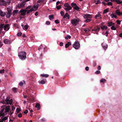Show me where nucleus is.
<instances>
[{"instance_id": "obj_49", "label": "nucleus", "mask_w": 122, "mask_h": 122, "mask_svg": "<svg viewBox=\"0 0 122 122\" xmlns=\"http://www.w3.org/2000/svg\"><path fill=\"white\" fill-rule=\"evenodd\" d=\"M13 100L12 99H11L10 100H9V104L10 105H11L12 104L13 102Z\"/></svg>"}, {"instance_id": "obj_62", "label": "nucleus", "mask_w": 122, "mask_h": 122, "mask_svg": "<svg viewBox=\"0 0 122 122\" xmlns=\"http://www.w3.org/2000/svg\"><path fill=\"white\" fill-rule=\"evenodd\" d=\"M46 24L47 25H49L50 24V23L49 21H47L46 22Z\"/></svg>"}, {"instance_id": "obj_16", "label": "nucleus", "mask_w": 122, "mask_h": 122, "mask_svg": "<svg viewBox=\"0 0 122 122\" xmlns=\"http://www.w3.org/2000/svg\"><path fill=\"white\" fill-rule=\"evenodd\" d=\"M10 106H8L5 107V112L6 113L9 112L10 109Z\"/></svg>"}, {"instance_id": "obj_32", "label": "nucleus", "mask_w": 122, "mask_h": 122, "mask_svg": "<svg viewBox=\"0 0 122 122\" xmlns=\"http://www.w3.org/2000/svg\"><path fill=\"white\" fill-rule=\"evenodd\" d=\"M111 28V29L112 30H116V28L115 27L114 25L112 26Z\"/></svg>"}, {"instance_id": "obj_47", "label": "nucleus", "mask_w": 122, "mask_h": 122, "mask_svg": "<svg viewBox=\"0 0 122 122\" xmlns=\"http://www.w3.org/2000/svg\"><path fill=\"white\" fill-rule=\"evenodd\" d=\"M115 2H116L118 4H120V0H116L115 1Z\"/></svg>"}, {"instance_id": "obj_54", "label": "nucleus", "mask_w": 122, "mask_h": 122, "mask_svg": "<svg viewBox=\"0 0 122 122\" xmlns=\"http://www.w3.org/2000/svg\"><path fill=\"white\" fill-rule=\"evenodd\" d=\"M100 73V71H97L95 72V74H99Z\"/></svg>"}, {"instance_id": "obj_59", "label": "nucleus", "mask_w": 122, "mask_h": 122, "mask_svg": "<svg viewBox=\"0 0 122 122\" xmlns=\"http://www.w3.org/2000/svg\"><path fill=\"white\" fill-rule=\"evenodd\" d=\"M22 115L21 113H20L18 114V117H22Z\"/></svg>"}, {"instance_id": "obj_23", "label": "nucleus", "mask_w": 122, "mask_h": 122, "mask_svg": "<svg viewBox=\"0 0 122 122\" xmlns=\"http://www.w3.org/2000/svg\"><path fill=\"white\" fill-rule=\"evenodd\" d=\"M101 28L102 30H106L107 28V26L104 25L101 27Z\"/></svg>"}, {"instance_id": "obj_29", "label": "nucleus", "mask_w": 122, "mask_h": 122, "mask_svg": "<svg viewBox=\"0 0 122 122\" xmlns=\"http://www.w3.org/2000/svg\"><path fill=\"white\" fill-rule=\"evenodd\" d=\"M40 104L39 103H37L35 106V107H36L38 108V110L40 109Z\"/></svg>"}, {"instance_id": "obj_26", "label": "nucleus", "mask_w": 122, "mask_h": 122, "mask_svg": "<svg viewBox=\"0 0 122 122\" xmlns=\"http://www.w3.org/2000/svg\"><path fill=\"white\" fill-rule=\"evenodd\" d=\"M80 8H79L78 6L76 5L75 6L73 7V9L74 10H78L80 9Z\"/></svg>"}, {"instance_id": "obj_11", "label": "nucleus", "mask_w": 122, "mask_h": 122, "mask_svg": "<svg viewBox=\"0 0 122 122\" xmlns=\"http://www.w3.org/2000/svg\"><path fill=\"white\" fill-rule=\"evenodd\" d=\"M4 42L5 44H10L11 43L10 40L7 39H5L4 40Z\"/></svg>"}, {"instance_id": "obj_12", "label": "nucleus", "mask_w": 122, "mask_h": 122, "mask_svg": "<svg viewBox=\"0 0 122 122\" xmlns=\"http://www.w3.org/2000/svg\"><path fill=\"white\" fill-rule=\"evenodd\" d=\"M84 17L86 18L87 19L88 18L91 19L92 18V17L91 15L87 14L85 15L84 16Z\"/></svg>"}, {"instance_id": "obj_24", "label": "nucleus", "mask_w": 122, "mask_h": 122, "mask_svg": "<svg viewBox=\"0 0 122 122\" xmlns=\"http://www.w3.org/2000/svg\"><path fill=\"white\" fill-rule=\"evenodd\" d=\"M41 76L43 77H47L49 76V75L47 74H41Z\"/></svg>"}, {"instance_id": "obj_61", "label": "nucleus", "mask_w": 122, "mask_h": 122, "mask_svg": "<svg viewBox=\"0 0 122 122\" xmlns=\"http://www.w3.org/2000/svg\"><path fill=\"white\" fill-rule=\"evenodd\" d=\"M28 112V110H26L25 111H24V113L25 114H26V113H27Z\"/></svg>"}, {"instance_id": "obj_27", "label": "nucleus", "mask_w": 122, "mask_h": 122, "mask_svg": "<svg viewBox=\"0 0 122 122\" xmlns=\"http://www.w3.org/2000/svg\"><path fill=\"white\" fill-rule=\"evenodd\" d=\"M49 18L50 20L53 19H54V15H51L49 16Z\"/></svg>"}, {"instance_id": "obj_25", "label": "nucleus", "mask_w": 122, "mask_h": 122, "mask_svg": "<svg viewBox=\"0 0 122 122\" xmlns=\"http://www.w3.org/2000/svg\"><path fill=\"white\" fill-rule=\"evenodd\" d=\"M7 11L8 12H11L12 11V10L11 9V7L10 6H9L7 8Z\"/></svg>"}, {"instance_id": "obj_30", "label": "nucleus", "mask_w": 122, "mask_h": 122, "mask_svg": "<svg viewBox=\"0 0 122 122\" xmlns=\"http://www.w3.org/2000/svg\"><path fill=\"white\" fill-rule=\"evenodd\" d=\"M12 90L13 92L14 93H16L17 92V88L16 87H14L12 89Z\"/></svg>"}, {"instance_id": "obj_52", "label": "nucleus", "mask_w": 122, "mask_h": 122, "mask_svg": "<svg viewBox=\"0 0 122 122\" xmlns=\"http://www.w3.org/2000/svg\"><path fill=\"white\" fill-rule=\"evenodd\" d=\"M60 14H61V15L62 16H63L64 15V12L62 11H61Z\"/></svg>"}, {"instance_id": "obj_33", "label": "nucleus", "mask_w": 122, "mask_h": 122, "mask_svg": "<svg viewBox=\"0 0 122 122\" xmlns=\"http://www.w3.org/2000/svg\"><path fill=\"white\" fill-rule=\"evenodd\" d=\"M101 16V15L100 14H97L96 15L95 17V18L96 19H97V17H99L100 16Z\"/></svg>"}, {"instance_id": "obj_43", "label": "nucleus", "mask_w": 122, "mask_h": 122, "mask_svg": "<svg viewBox=\"0 0 122 122\" xmlns=\"http://www.w3.org/2000/svg\"><path fill=\"white\" fill-rule=\"evenodd\" d=\"M31 6H29L27 7L25 9L26 10H29V9H30L31 8Z\"/></svg>"}, {"instance_id": "obj_9", "label": "nucleus", "mask_w": 122, "mask_h": 122, "mask_svg": "<svg viewBox=\"0 0 122 122\" xmlns=\"http://www.w3.org/2000/svg\"><path fill=\"white\" fill-rule=\"evenodd\" d=\"M7 4L4 0H0V5L6 6Z\"/></svg>"}, {"instance_id": "obj_64", "label": "nucleus", "mask_w": 122, "mask_h": 122, "mask_svg": "<svg viewBox=\"0 0 122 122\" xmlns=\"http://www.w3.org/2000/svg\"><path fill=\"white\" fill-rule=\"evenodd\" d=\"M7 119L8 117H5L3 118V120H6Z\"/></svg>"}, {"instance_id": "obj_37", "label": "nucleus", "mask_w": 122, "mask_h": 122, "mask_svg": "<svg viewBox=\"0 0 122 122\" xmlns=\"http://www.w3.org/2000/svg\"><path fill=\"white\" fill-rule=\"evenodd\" d=\"M69 14L68 13H66V14L65 15L63 16V18H65L67 17L68 15Z\"/></svg>"}, {"instance_id": "obj_60", "label": "nucleus", "mask_w": 122, "mask_h": 122, "mask_svg": "<svg viewBox=\"0 0 122 122\" xmlns=\"http://www.w3.org/2000/svg\"><path fill=\"white\" fill-rule=\"evenodd\" d=\"M6 17L7 18H9L11 16L9 15H8V14H6Z\"/></svg>"}, {"instance_id": "obj_7", "label": "nucleus", "mask_w": 122, "mask_h": 122, "mask_svg": "<svg viewBox=\"0 0 122 122\" xmlns=\"http://www.w3.org/2000/svg\"><path fill=\"white\" fill-rule=\"evenodd\" d=\"M26 4V2L24 1H23L20 4L18 5L17 6V8L18 7L20 8L21 7H24Z\"/></svg>"}, {"instance_id": "obj_20", "label": "nucleus", "mask_w": 122, "mask_h": 122, "mask_svg": "<svg viewBox=\"0 0 122 122\" xmlns=\"http://www.w3.org/2000/svg\"><path fill=\"white\" fill-rule=\"evenodd\" d=\"M5 24H1L0 25V30L1 31L2 30V29L4 28Z\"/></svg>"}, {"instance_id": "obj_13", "label": "nucleus", "mask_w": 122, "mask_h": 122, "mask_svg": "<svg viewBox=\"0 0 122 122\" xmlns=\"http://www.w3.org/2000/svg\"><path fill=\"white\" fill-rule=\"evenodd\" d=\"M102 45L103 49L106 50L107 47V45L105 43H103L102 44Z\"/></svg>"}, {"instance_id": "obj_8", "label": "nucleus", "mask_w": 122, "mask_h": 122, "mask_svg": "<svg viewBox=\"0 0 122 122\" xmlns=\"http://www.w3.org/2000/svg\"><path fill=\"white\" fill-rule=\"evenodd\" d=\"M26 11L25 9H22L20 11L19 13H20L21 15L24 16L26 14Z\"/></svg>"}, {"instance_id": "obj_53", "label": "nucleus", "mask_w": 122, "mask_h": 122, "mask_svg": "<svg viewBox=\"0 0 122 122\" xmlns=\"http://www.w3.org/2000/svg\"><path fill=\"white\" fill-rule=\"evenodd\" d=\"M56 8L57 10H59L61 8V5L60 6H56Z\"/></svg>"}, {"instance_id": "obj_57", "label": "nucleus", "mask_w": 122, "mask_h": 122, "mask_svg": "<svg viewBox=\"0 0 122 122\" xmlns=\"http://www.w3.org/2000/svg\"><path fill=\"white\" fill-rule=\"evenodd\" d=\"M108 32H109L108 31H106L105 32V35H106L107 36V35L108 33Z\"/></svg>"}, {"instance_id": "obj_46", "label": "nucleus", "mask_w": 122, "mask_h": 122, "mask_svg": "<svg viewBox=\"0 0 122 122\" xmlns=\"http://www.w3.org/2000/svg\"><path fill=\"white\" fill-rule=\"evenodd\" d=\"M22 34V33L21 32H18V33L17 35L18 36H20Z\"/></svg>"}, {"instance_id": "obj_18", "label": "nucleus", "mask_w": 122, "mask_h": 122, "mask_svg": "<svg viewBox=\"0 0 122 122\" xmlns=\"http://www.w3.org/2000/svg\"><path fill=\"white\" fill-rule=\"evenodd\" d=\"M71 45V43L70 42H68L67 44H66L65 46V47L66 48H68Z\"/></svg>"}, {"instance_id": "obj_58", "label": "nucleus", "mask_w": 122, "mask_h": 122, "mask_svg": "<svg viewBox=\"0 0 122 122\" xmlns=\"http://www.w3.org/2000/svg\"><path fill=\"white\" fill-rule=\"evenodd\" d=\"M6 14H8L10 16H11L12 14L11 12H8V11L7 12H6Z\"/></svg>"}, {"instance_id": "obj_28", "label": "nucleus", "mask_w": 122, "mask_h": 122, "mask_svg": "<svg viewBox=\"0 0 122 122\" xmlns=\"http://www.w3.org/2000/svg\"><path fill=\"white\" fill-rule=\"evenodd\" d=\"M111 16L112 18H117V16L116 15H115L113 13H112L111 14Z\"/></svg>"}, {"instance_id": "obj_35", "label": "nucleus", "mask_w": 122, "mask_h": 122, "mask_svg": "<svg viewBox=\"0 0 122 122\" xmlns=\"http://www.w3.org/2000/svg\"><path fill=\"white\" fill-rule=\"evenodd\" d=\"M7 4H9L11 2V0H5Z\"/></svg>"}, {"instance_id": "obj_5", "label": "nucleus", "mask_w": 122, "mask_h": 122, "mask_svg": "<svg viewBox=\"0 0 122 122\" xmlns=\"http://www.w3.org/2000/svg\"><path fill=\"white\" fill-rule=\"evenodd\" d=\"M100 30V28L98 26H95L94 29L92 30V31H96V33L97 34H98V32Z\"/></svg>"}, {"instance_id": "obj_21", "label": "nucleus", "mask_w": 122, "mask_h": 122, "mask_svg": "<svg viewBox=\"0 0 122 122\" xmlns=\"http://www.w3.org/2000/svg\"><path fill=\"white\" fill-rule=\"evenodd\" d=\"M109 8H107L104 10L103 12V14H105L108 12L109 11Z\"/></svg>"}, {"instance_id": "obj_2", "label": "nucleus", "mask_w": 122, "mask_h": 122, "mask_svg": "<svg viewBox=\"0 0 122 122\" xmlns=\"http://www.w3.org/2000/svg\"><path fill=\"white\" fill-rule=\"evenodd\" d=\"M80 19L78 18L74 19L71 20V23L74 26H76L78 24Z\"/></svg>"}, {"instance_id": "obj_15", "label": "nucleus", "mask_w": 122, "mask_h": 122, "mask_svg": "<svg viewBox=\"0 0 122 122\" xmlns=\"http://www.w3.org/2000/svg\"><path fill=\"white\" fill-rule=\"evenodd\" d=\"M116 12L118 15L120 16L121 15H122V12H120L118 9H117L116 10Z\"/></svg>"}, {"instance_id": "obj_48", "label": "nucleus", "mask_w": 122, "mask_h": 122, "mask_svg": "<svg viewBox=\"0 0 122 122\" xmlns=\"http://www.w3.org/2000/svg\"><path fill=\"white\" fill-rule=\"evenodd\" d=\"M107 5H108L112 6V3L111 2H109L107 3Z\"/></svg>"}, {"instance_id": "obj_10", "label": "nucleus", "mask_w": 122, "mask_h": 122, "mask_svg": "<svg viewBox=\"0 0 122 122\" xmlns=\"http://www.w3.org/2000/svg\"><path fill=\"white\" fill-rule=\"evenodd\" d=\"M8 24H6L5 25L4 27V29L5 30L7 31L9 29L10 27Z\"/></svg>"}, {"instance_id": "obj_50", "label": "nucleus", "mask_w": 122, "mask_h": 122, "mask_svg": "<svg viewBox=\"0 0 122 122\" xmlns=\"http://www.w3.org/2000/svg\"><path fill=\"white\" fill-rule=\"evenodd\" d=\"M4 71L5 70L4 69L0 70V73H4Z\"/></svg>"}, {"instance_id": "obj_3", "label": "nucleus", "mask_w": 122, "mask_h": 122, "mask_svg": "<svg viewBox=\"0 0 122 122\" xmlns=\"http://www.w3.org/2000/svg\"><path fill=\"white\" fill-rule=\"evenodd\" d=\"M64 6L66 8H65L64 9L66 10V11H67L69 10L72 9V7L68 3H66L64 5Z\"/></svg>"}, {"instance_id": "obj_51", "label": "nucleus", "mask_w": 122, "mask_h": 122, "mask_svg": "<svg viewBox=\"0 0 122 122\" xmlns=\"http://www.w3.org/2000/svg\"><path fill=\"white\" fill-rule=\"evenodd\" d=\"M101 3L100 1L99 0H98L97 1V2L95 3V4L96 5L98 4L99 3L100 4Z\"/></svg>"}, {"instance_id": "obj_39", "label": "nucleus", "mask_w": 122, "mask_h": 122, "mask_svg": "<svg viewBox=\"0 0 122 122\" xmlns=\"http://www.w3.org/2000/svg\"><path fill=\"white\" fill-rule=\"evenodd\" d=\"M28 10L30 13L32 12L33 11H35L36 10H35L34 9H33V8H31V9Z\"/></svg>"}, {"instance_id": "obj_14", "label": "nucleus", "mask_w": 122, "mask_h": 122, "mask_svg": "<svg viewBox=\"0 0 122 122\" xmlns=\"http://www.w3.org/2000/svg\"><path fill=\"white\" fill-rule=\"evenodd\" d=\"M46 81V79H43L40 81H39V83L40 84H43L45 83Z\"/></svg>"}, {"instance_id": "obj_17", "label": "nucleus", "mask_w": 122, "mask_h": 122, "mask_svg": "<svg viewBox=\"0 0 122 122\" xmlns=\"http://www.w3.org/2000/svg\"><path fill=\"white\" fill-rule=\"evenodd\" d=\"M19 10H14L12 14H13V16H14L15 15H16L18 13V11Z\"/></svg>"}, {"instance_id": "obj_41", "label": "nucleus", "mask_w": 122, "mask_h": 122, "mask_svg": "<svg viewBox=\"0 0 122 122\" xmlns=\"http://www.w3.org/2000/svg\"><path fill=\"white\" fill-rule=\"evenodd\" d=\"M86 20L84 21L86 22H88L91 20L90 19L86 18Z\"/></svg>"}, {"instance_id": "obj_45", "label": "nucleus", "mask_w": 122, "mask_h": 122, "mask_svg": "<svg viewBox=\"0 0 122 122\" xmlns=\"http://www.w3.org/2000/svg\"><path fill=\"white\" fill-rule=\"evenodd\" d=\"M60 21L58 20H55V22L56 24H58L60 22Z\"/></svg>"}, {"instance_id": "obj_55", "label": "nucleus", "mask_w": 122, "mask_h": 122, "mask_svg": "<svg viewBox=\"0 0 122 122\" xmlns=\"http://www.w3.org/2000/svg\"><path fill=\"white\" fill-rule=\"evenodd\" d=\"M19 85L20 86H22L23 85V83L22 82H20L19 84Z\"/></svg>"}, {"instance_id": "obj_22", "label": "nucleus", "mask_w": 122, "mask_h": 122, "mask_svg": "<svg viewBox=\"0 0 122 122\" xmlns=\"http://www.w3.org/2000/svg\"><path fill=\"white\" fill-rule=\"evenodd\" d=\"M39 6V5H34L33 7H32V8H33V9H36L35 10H36L38 8Z\"/></svg>"}, {"instance_id": "obj_1", "label": "nucleus", "mask_w": 122, "mask_h": 122, "mask_svg": "<svg viewBox=\"0 0 122 122\" xmlns=\"http://www.w3.org/2000/svg\"><path fill=\"white\" fill-rule=\"evenodd\" d=\"M26 53L24 51H21L18 53V56L19 58L22 60H25L26 57Z\"/></svg>"}, {"instance_id": "obj_31", "label": "nucleus", "mask_w": 122, "mask_h": 122, "mask_svg": "<svg viewBox=\"0 0 122 122\" xmlns=\"http://www.w3.org/2000/svg\"><path fill=\"white\" fill-rule=\"evenodd\" d=\"M112 23V21H111L110 22H109L107 23V25L108 26L111 27L112 26V25L111 23Z\"/></svg>"}, {"instance_id": "obj_63", "label": "nucleus", "mask_w": 122, "mask_h": 122, "mask_svg": "<svg viewBox=\"0 0 122 122\" xmlns=\"http://www.w3.org/2000/svg\"><path fill=\"white\" fill-rule=\"evenodd\" d=\"M85 70L86 71H88L89 70V68L88 66H86L85 68Z\"/></svg>"}, {"instance_id": "obj_34", "label": "nucleus", "mask_w": 122, "mask_h": 122, "mask_svg": "<svg viewBox=\"0 0 122 122\" xmlns=\"http://www.w3.org/2000/svg\"><path fill=\"white\" fill-rule=\"evenodd\" d=\"M106 81V80L104 79H101L100 81L101 82H102L103 83H104Z\"/></svg>"}, {"instance_id": "obj_56", "label": "nucleus", "mask_w": 122, "mask_h": 122, "mask_svg": "<svg viewBox=\"0 0 122 122\" xmlns=\"http://www.w3.org/2000/svg\"><path fill=\"white\" fill-rule=\"evenodd\" d=\"M24 27L26 30L28 29V26L27 25H25L24 26Z\"/></svg>"}, {"instance_id": "obj_19", "label": "nucleus", "mask_w": 122, "mask_h": 122, "mask_svg": "<svg viewBox=\"0 0 122 122\" xmlns=\"http://www.w3.org/2000/svg\"><path fill=\"white\" fill-rule=\"evenodd\" d=\"M6 15V13L4 12H3L1 11H0V16L2 17H3L5 16Z\"/></svg>"}, {"instance_id": "obj_44", "label": "nucleus", "mask_w": 122, "mask_h": 122, "mask_svg": "<svg viewBox=\"0 0 122 122\" xmlns=\"http://www.w3.org/2000/svg\"><path fill=\"white\" fill-rule=\"evenodd\" d=\"M121 22V21L119 20H117L116 21L117 23L119 25L120 24V23Z\"/></svg>"}, {"instance_id": "obj_42", "label": "nucleus", "mask_w": 122, "mask_h": 122, "mask_svg": "<svg viewBox=\"0 0 122 122\" xmlns=\"http://www.w3.org/2000/svg\"><path fill=\"white\" fill-rule=\"evenodd\" d=\"M21 109L19 108H17L16 109V112L17 113H18L21 111Z\"/></svg>"}, {"instance_id": "obj_4", "label": "nucleus", "mask_w": 122, "mask_h": 122, "mask_svg": "<svg viewBox=\"0 0 122 122\" xmlns=\"http://www.w3.org/2000/svg\"><path fill=\"white\" fill-rule=\"evenodd\" d=\"M80 44L78 41H75L73 45V47L76 49H79L80 46Z\"/></svg>"}, {"instance_id": "obj_38", "label": "nucleus", "mask_w": 122, "mask_h": 122, "mask_svg": "<svg viewBox=\"0 0 122 122\" xmlns=\"http://www.w3.org/2000/svg\"><path fill=\"white\" fill-rule=\"evenodd\" d=\"M77 5L75 3H72L71 4V6L72 7H74V6H76Z\"/></svg>"}, {"instance_id": "obj_6", "label": "nucleus", "mask_w": 122, "mask_h": 122, "mask_svg": "<svg viewBox=\"0 0 122 122\" xmlns=\"http://www.w3.org/2000/svg\"><path fill=\"white\" fill-rule=\"evenodd\" d=\"M5 107V106L4 105L3 106L1 107L2 109L0 111V117L4 115L5 113H3V112L4 110Z\"/></svg>"}, {"instance_id": "obj_36", "label": "nucleus", "mask_w": 122, "mask_h": 122, "mask_svg": "<svg viewBox=\"0 0 122 122\" xmlns=\"http://www.w3.org/2000/svg\"><path fill=\"white\" fill-rule=\"evenodd\" d=\"M45 0H39L37 1V2L38 3H41L43 2Z\"/></svg>"}, {"instance_id": "obj_40", "label": "nucleus", "mask_w": 122, "mask_h": 122, "mask_svg": "<svg viewBox=\"0 0 122 122\" xmlns=\"http://www.w3.org/2000/svg\"><path fill=\"white\" fill-rule=\"evenodd\" d=\"M71 36L70 35H68L65 37V39H68V38L70 39L71 38Z\"/></svg>"}]
</instances>
